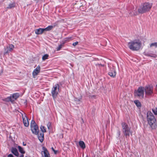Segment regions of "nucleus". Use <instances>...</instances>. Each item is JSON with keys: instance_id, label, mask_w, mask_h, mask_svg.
Instances as JSON below:
<instances>
[{"instance_id": "f257e3e1", "label": "nucleus", "mask_w": 157, "mask_h": 157, "mask_svg": "<svg viewBox=\"0 0 157 157\" xmlns=\"http://www.w3.org/2000/svg\"><path fill=\"white\" fill-rule=\"evenodd\" d=\"M127 45L130 50L134 51H138L141 48L142 43L139 40L136 39L128 42Z\"/></svg>"}, {"instance_id": "f03ea898", "label": "nucleus", "mask_w": 157, "mask_h": 157, "mask_svg": "<svg viewBox=\"0 0 157 157\" xmlns=\"http://www.w3.org/2000/svg\"><path fill=\"white\" fill-rule=\"evenodd\" d=\"M147 120L148 124L152 129H155L157 126L156 120L151 111H148L147 114Z\"/></svg>"}, {"instance_id": "7ed1b4c3", "label": "nucleus", "mask_w": 157, "mask_h": 157, "mask_svg": "<svg viewBox=\"0 0 157 157\" xmlns=\"http://www.w3.org/2000/svg\"><path fill=\"white\" fill-rule=\"evenodd\" d=\"M152 6V4L148 2H145L142 4L138 9L140 13H144L148 11Z\"/></svg>"}, {"instance_id": "20e7f679", "label": "nucleus", "mask_w": 157, "mask_h": 157, "mask_svg": "<svg viewBox=\"0 0 157 157\" xmlns=\"http://www.w3.org/2000/svg\"><path fill=\"white\" fill-rule=\"evenodd\" d=\"M122 132L124 136L126 137H128L130 135L132 134V132L130 130V127H129L128 125L124 122L121 124Z\"/></svg>"}, {"instance_id": "39448f33", "label": "nucleus", "mask_w": 157, "mask_h": 157, "mask_svg": "<svg viewBox=\"0 0 157 157\" xmlns=\"http://www.w3.org/2000/svg\"><path fill=\"white\" fill-rule=\"evenodd\" d=\"M59 86L58 84L54 85L52 89L51 93L54 100L57 97L59 92Z\"/></svg>"}, {"instance_id": "423d86ee", "label": "nucleus", "mask_w": 157, "mask_h": 157, "mask_svg": "<svg viewBox=\"0 0 157 157\" xmlns=\"http://www.w3.org/2000/svg\"><path fill=\"white\" fill-rule=\"evenodd\" d=\"M144 87L140 86L137 90L135 91V96L140 98H143L144 96Z\"/></svg>"}, {"instance_id": "0eeeda50", "label": "nucleus", "mask_w": 157, "mask_h": 157, "mask_svg": "<svg viewBox=\"0 0 157 157\" xmlns=\"http://www.w3.org/2000/svg\"><path fill=\"white\" fill-rule=\"evenodd\" d=\"M145 94L147 95H150L153 93V88L150 86H147L144 87Z\"/></svg>"}, {"instance_id": "6e6552de", "label": "nucleus", "mask_w": 157, "mask_h": 157, "mask_svg": "<svg viewBox=\"0 0 157 157\" xmlns=\"http://www.w3.org/2000/svg\"><path fill=\"white\" fill-rule=\"evenodd\" d=\"M23 119V121L24 125L28 127L29 125V123L28 119L25 113H21Z\"/></svg>"}, {"instance_id": "1a4fd4ad", "label": "nucleus", "mask_w": 157, "mask_h": 157, "mask_svg": "<svg viewBox=\"0 0 157 157\" xmlns=\"http://www.w3.org/2000/svg\"><path fill=\"white\" fill-rule=\"evenodd\" d=\"M14 46L12 44H10L7 46L5 48L4 54H7L11 52L14 49Z\"/></svg>"}, {"instance_id": "9d476101", "label": "nucleus", "mask_w": 157, "mask_h": 157, "mask_svg": "<svg viewBox=\"0 0 157 157\" xmlns=\"http://www.w3.org/2000/svg\"><path fill=\"white\" fill-rule=\"evenodd\" d=\"M42 149L43 151L41 152L42 157H50L47 149L44 147H43Z\"/></svg>"}, {"instance_id": "9b49d317", "label": "nucleus", "mask_w": 157, "mask_h": 157, "mask_svg": "<svg viewBox=\"0 0 157 157\" xmlns=\"http://www.w3.org/2000/svg\"><path fill=\"white\" fill-rule=\"evenodd\" d=\"M40 67L39 66H37V67L34 69L32 73L33 78H35V76L38 75L40 72Z\"/></svg>"}, {"instance_id": "f8f14e48", "label": "nucleus", "mask_w": 157, "mask_h": 157, "mask_svg": "<svg viewBox=\"0 0 157 157\" xmlns=\"http://www.w3.org/2000/svg\"><path fill=\"white\" fill-rule=\"evenodd\" d=\"M31 130L33 133L35 135L38 134L39 132V128L37 125L31 127Z\"/></svg>"}, {"instance_id": "ddd939ff", "label": "nucleus", "mask_w": 157, "mask_h": 157, "mask_svg": "<svg viewBox=\"0 0 157 157\" xmlns=\"http://www.w3.org/2000/svg\"><path fill=\"white\" fill-rule=\"evenodd\" d=\"M19 96V94L18 93H16L13 94L12 96L8 97L6 99L7 101H12V98L15 99H16Z\"/></svg>"}, {"instance_id": "4468645a", "label": "nucleus", "mask_w": 157, "mask_h": 157, "mask_svg": "<svg viewBox=\"0 0 157 157\" xmlns=\"http://www.w3.org/2000/svg\"><path fill=\"white\" fill-rule=\"evenodd\" d=\"M44 32V29L43 28H39L35 30V33L37 35L41 34Z\"/></svg>"}, {"instance_id": "2eb2a0df", "label": "nucleus", "mask_w": 157, "mask_h": 157, "mask_svg": "<svg viewBox=\"0 0 157 157\" xmlns=\"http://www.w3.org/2000/svg\"><path fill=\"white\" fill-rule=\"evenodd\" d=\"M38 137L39 140L40 142H42L43 141L44 139V134L43 132H40L38 134Z\"/></svg>"}, {"instance_id": "dca6fc26", "label": "nucleus", "mask_w": 157, "mask_h": 157, "mask_svg": "<svg viewBox=\"0 0 157 157\" xmlns=\"http://www.w3.org/2000/svg\"><path fill=\"white\" fill-rule=\"evenodd\" d=\"M11 152L15 156H18L19 155V153L16 148H12L11 150Z\"/></svg>"}, {"instance_id": "f3484780", "label": "nucleus", "mask_w": 157, "mask_h": 157, "mask_svg": "<svg viewBox=\"0 0 157 157\" xmlns=\"http://www.w3.org/2000/svg\"><path fill=\"white\" fill-rule=\"evenodd\" d=\"M108 74L111 77H115L116 75V73L115 70L113 69L112 71H109L108 73Z\"/></svg>"}, {"instance_id": "a211bd4d", "label": "nucleus", "mask_w": 157, "mask_h": 157, "mask_svg": "<svg viewBox=\"0 0 157 157\" xmlns=\"http://www.w3.org/2000/svg\"><path fill=\"white\" fill-rule=\"evenodd\" d=\"M79 144L80 147L82 149H84L86 147L85 143L83 141H80L79 142Z\"/></svg>"}, {"instance_id": "6ab92c4d", "label": "nucleus", "mask_w": 157, "mask_h": 157, "mask_svg": "<svg viewBox=\"0 0 157 157\" xmlns=\"http://www.w3.org/2000/svg\"><path fill=\"white\" fill-rule=\"evenodd\" d=\"M134 102L136 106L138 108H140L141 107V103L138 100L134 101Z\"/></svg>"}, {"instance_id": "aec40b11", "label": "nucleus", "mask_w": 157, "mask_h": 157, "mask_svg": "<svg viewBox=\"0 0 157 157\" xmlns=\"http://www.w3.org/2000/svg\"><path fill=\"white\" fill-rule=\"evenodd\" d=\"M53 26L52 25H49L47 27L44 29V31H49L51 30L53 28Z\"/></svg>"}, {"instance_id": "412c9836", "label": "nucleus", "mask_w": 157, "mask_h": 157, "mask_svg": "<svg viewBox=\"0 0 157 157\" xmlns=\"http://www.w3.org/2000/svg\"><path fill=\"white\" fill-rule=\"evenodd\" d=\"M15 3L14 2H13L11 3H10L8 6L7 7V9H11L14 7L15 6Z\"/></svg>"}, {"instance_id": "4be33fe9", "label": "nucleus", "mask_w": 157, "mask_h": 157, "mask_svg": "<svg viewBox=\"0 0 157 157\" xmlns=\"http://www.w3.org/2000/svg\"><path fill=\"white\" fill-rule=\"evenodd\" d=\"M18 147L19 151L20 153H21L22 154H24L25 153V152L24 150V149H23V148L21 147L20 146H18Z\"/></svg>"}, {"instance_id": "5701e85b", "label": "nucleus", "mask_w": 157, "mask_h": 157, "mask_svg": "<svg viewBox=\"0 0 157 157\" xmlns=\"http://www.w3.org/2000/svg\"><path fill=\"white\" fill-rule=\"evenodd\" d=\"M40 129L41 130L42 132H45L46 131V129L45 127L44 126H41L40 127Z\"/></svg>"}, {"instance_id": "b1692460", "label": "nucleus", "mask_w": 157, "mask_h": 157, "mask_svg": "<svg viewBox=\"0 0 157 157\" xmlns=\"http://www.w3.org/2000/svg\"><path fill=\"white\" fill-rule=\"evenodd\" d=\"M48 55L47 54H46L42 56V59L43 60H45L48 59Z\"/></svg>"}, {"instance_id": "393cba45", "label": "nucleus", "mask_w": 157, "mask_h": 157, "mask_svg": "<svg viewBox=\"0 0 157 157\" xmlns=\"http://www.w3.org/2000/svg\"><path fill=\"white\" fill-rule=\"evenodd\" d=\"M146 55L147 56H150V57H154V58L156 57V55L155 54H146Z\"/></svg>"}, {"instance_id": "a878e982", "label": "nucleus", "mask_w": 157, "mask_h": 157, "mask_svg": "<svg viewBox=\"0 0 157 157\" xmlns=\"http://www.w3.org/2000/svg\"><path fill=\"white\" fill-rule=\"evenodd\" d=\"M150 46L151 47L153 46H154L155 47H157V42H155L151 44L150 45Z\"/></svg>"}, {"instance_id": "bb28decb", "label": "nucleus", "mask_w": 157, "mask_h": 157, "mask_svg": "<svg viewBox=\"0 0 157 157\" xmlns=\"http://www.w3.org/2000/svg\"><path fill=\"white\" fill-rule=\"evenodd\" d=\"M36 125H37L35 121L33 120H32L31 123V127Z\"/></svg>"}, {"instance_id": "cd10ccee", "label": "nucleus", "mask_w": 157, "mask_h": 157, "mask_svg": "<svg viewBox=\"0 0 157 157\" xmlns=\"http://www.w3.org/2000/svg\"><path fill=\"white\" fill-rule=\"evenodd\" d=\"M152 111L155 115H157V108L152 109Z\"/></svg>"}, {"instance_id": "c85d7f7f", "label": "nucleus", "mask_w": 157, "mask_h": 157, "mask_svg": "<svg viewBox=\"0 0 157 157\" xmlns=\"http://www.w3.org/2000/svg\"><path fill=\"white\" fill-rule=\"evenodd\" d=\"M63 46V44H61L59 45V46L57 48L56 50L57 51H59Z\"/></svg>"}, {"instance_id": "c756f323", "label": "nucleus", "mask_w": 157, "mask_h": 157, "mask_svg": "<svg viewBox=\"0 0 157 157\" xmlns=\"http://www.w3.org/2000/svg\"><path fill=\"white\" fill-rule=\"evenodd\" d=\"M121 134V132L119 130H118L117 133V138H118L119 137Z\"/></svg>"}, {"instance_id": "7c9ffc66", "label": "nucleus", "mask_w": 157, "mask_h": 157, "mask_svg": "<svg viewBox=\"0 0 157 157\" xmlns=\"http://www.w3.org/2000/svg\"><path fill=\"white\" fill-rule=\"evenodd\" d=\"M51 123L50 122H48V124H47V127H48V129H49L50 128L51 126Z\"/></svg>"}, {"instance_id": "2f4dec72", "label": "nucleus", "mask_w": 157, "mask_h": 157, "mask_svg": "<svg viewBox=\"0 0 157 157\" xmlns=\"http://www.w3.org/2000/svg\"><path fill=\"white\" fill-rule=\"evenodd\" d=\"M52 150L54 151L55 154H56L57 153V151L55 150L53 147H52L51 148Z\"/></svg>"}, {"instance_id": "473e14b6", "label": "nucleus", "mask_w": 157, "mask_h": 157, "mask_svg": "<svg viewBox=\"0 0 157 157\" xmlns=\"http://www.w3.org/2000/svg\"><path fill=\"white\" fill-rule=\"evenodd\" d=\"M78 42H74V43H73V45L74 46H75L76 45H77L78 44Z\"/></svg>"}, {"instance_id": "72a5a7b5", "label": "nucleus", "mask_w": 157, "mask_h": 157, "mask_svg": "<svg viewBox=\"0 0 157 157\" xmlns=\"http://www.w3.org/2000/svg\"><path fill=\"white\" fill-rule=\"evenodd\" d=\"M130 15L131 16H132L133 15H136V13H135L134 12L132 13H130Z\"/></svg>"}, {"instance_id": "f704fd0d", "label": "nucleus", "mask_w": 157, "mask_h": 157, "mask_svg": "<svg viewBox=\"0 0 157 157\" xmlns=\"http://www.w3.org/2000/svg\"><path fill=\"white\" fill-rule=\"evenodd\" d=\"M96 66L98 65L99 67H100V66H101L102 67H103L104 66V65H102L101 64H99V63L96 64Z\"/></svg>"}, {"instance_id": "c9c22d12", "label": "nucleus", "mask_w": 157, "mask_h": 157, "mask_svg": "<svg viewBox=\"0 0 157 157\" xmlns=\"http://www.w3.org/2000/svg\"><path fill=\"white\" fill-rule=\"evenodd\" d=\"M75 101H80V99H77V98H75Z\"/></svg>"}, {"instance_id": "e433bc0d", "label": "nucleus", "mask_w": 157, "mask_h": 157, "mask_svg": "<svg viewBox=\"0 0 157 157\" xmlns=\"http://www.w3.org/2000/svg\"><path fill=\"white\" fill-rule=\"evenodd\" d=\"M8 157H13L12 155L10 154L8 155Z\"/></svg>"}, {"instance_id": "4c0bfd02", "label": "nucleus", "mask_w": 157, "mask_h": 157, "mask_svg": "<svg viewBox=\"0 0 157 157\" xmlns=\"http://www.w3.org/2000/svg\"><path fill=\"white\" fill-rule=\"evenodd\" d=\"M24 157V155L23 154L21 155H20V157Z\"/></svg>"}, {"instance_id": "58836bf2", "label": "nucleus", "mask_w": 157, "mask_h": 157, "mask_svg": "<svg viewBox=\"0 0 157 157\" xmlns=\"http://www.w3.org/2000/svg\"><path fill=\"white\" fill-rule=\"evenodd\" d=\"M23 145H26V144H23Z\"/></svg>"}, {"instance_id": "ea45409f", "label": "nucleus", "mask_w": 157, "mask_h": 157, "mask_svg": "<svg viewBox=\"0 0 157 157\" xmlns=\"http://www.w3.org/2000/svg\"><path fill=\"white\" fill-rule=\"evenodd\" d=\"M156 86H157V85H156Z\"/></svg>"}]
</instances>
